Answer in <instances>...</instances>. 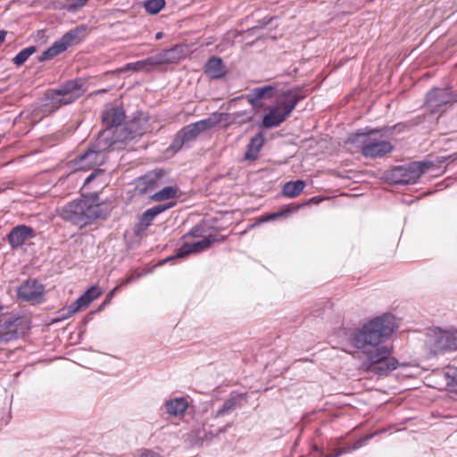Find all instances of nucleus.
<instances>
[{"label": "nucleus", "instance_id": "1", "mask_svg": "<svg viewBox=\"0 0 457 457\" xmlns=\"http://www.w3.org/2000/svg\"><path fill=\"white\" fill-rule=\"evenodd\" d=\"M395 324L391 316L375 318L360 329L342 328L337 332L339 343L365 350L384 345L394 331Z\"/></svg>", "mask_w": 457, "mask_h": 457}, {"label": "nucleus", "instance_id": "2", "mask_svg": "<svg viewBox=\"0 0 457 457\" xmlns=\"http://www.w3.org/2000/svg\"><path fill=\"white\" fill-rule=\"evenodd\" d=\"M109 212V206L92 195L68 204L60 215L63 220L83 227L96 219L105 218Z\"/></svg>", "mask_w": 457, "mask_h": 457}, {"label": "nucleus", "instance_id": "3", "mask_svg": "<svg viewBox=\"0 0 457 457\" xmlns=\"http://www.w3.org/2000/svg\"><path fill=\"white\" fill-rule=\"evenodd\" d=\"M364 354L363 367L378 375L387 374L398 368V361L392 356V347L382 345L362 352Z\"/></svg>", "mask_w": 457, "mask_h": 457}, {"label": "nucleus", "instance_id": "4", "mask_svg": "<svg viewBox=\"0 0 457 457\" xmlns=\"http://www.w3.org/2000/svg\"><path fill=\"white\" fill-rule=\"evenodd\" d=\"M297 104L296 96L290 91L279 95L275 105L266 110L262 121V126L270 129L279 126L290 115Z\"/></svg>", "mask_w": 457, "mask_h": 457}, {"label": "nucleus", "instance_id": "5", "mask_svg": "<svg viewBox=\"0 0 457 457\" xmlns=\"http://www.w3.org/2000/svg\"><path fill=\"white\" fill-rule=\"evenodd\" d=\"M425 347L434 354L457 349V333L436 328L430 329L424 341Z\"/></svg>", "mask_w": 457, "mask_h": 457}, {"label": "nucleus", "instance_id": "6", "mask_svg": "<svg viewBox=\"0 0 457 457\" xmlns=\"http://www.w3.org/2000/svg\"><path fill=\"white\" fill-rule=\"evenodd\" d=\"M223 117L222 114L213 113L207 119L186 126L176 135L174 146L177 148L181 147L184 143L195 139L201 132L220 124Z\"/></svg>", "mask_w": 457, "mask_h": 457}, {"label": "nucleus", "instance_id": "7", "mask_svg": "<svg viewBox=\"0 0 457 457\" xmlns=\"http://www.w3.org/2000/svg\"><path fill=\"white\" fill-rule=\"evenodd\" d=\"M107 132H104L98 138L96 150H89L78 161L76 170H87L100 165L105 161V151L110 147Z\"/></svg>", "mask_w": 457, "mask_h": 457}, {"label": "nucleus", "instance_id": "8", "mask_svg": "<svg viewBox=\"0 0 457 457\" xmlns=\"http://www.w3.org/2000/svg\"><path fill=\"white\" fill-rule=\"evenodd\" d=\"M84 29L77 27L65 33L59 40L55 41L49 48L43 52L40 61H46L64 52L68 47L79 44L83 38Z\"/></svg>", "mask_w": 457, "mask_h": 457}, {"label": "nucleus", "instance_id": "9", "mask_svg": "<svg viewBox=\"0 0 457 457\" xmlns=\"http://www.w3.org/2000/svg\"><path fill=\"white\" fill-rule=\"evenodd\" d=\"M427 168L428 164L425 162H411L406 166L395 168L393 170L392 177L395 183L413 184L418 181Z\"/></svg>", "mask_w": 457, "mask_h": 457}, {"label": "nucleus", "instance_id": "10", "mask_svg": "<svg viewBox=\"0 0 457 457\" xmlns=\"http://www.w3.org/2000/svg\"><path fill=\"white\" fill-rule=\"evenodd\" d=\"M82 89L77 81H69L62 88L53 92L50 96V104L55 108L68 104L79 97Z\"/></svg>", "mask_w": 457, "mask_h": 457}, {"label": "nucleus", "instance_id": "11", "mask_svg": "<svg viewBox=\"0 0 457 457\" xmlns=\"http://www.w3.org/2000/svg\"><path fill=\"white\" fill-rule=\"evenodd\" d=\"M101 294L102 291L98 287H91L74 303L60 311L62 319H67L79 312L81 309L87 307L94 300L98 298Z\"/></svg>", "mask_w": 457, "mask_h": 457}, {"label": "nucleus", "instance_id": "12", "mask_svg": "<svg viewBox=\"0 0 457 457\" xmlns=\"http://www.w3.org/2000/svg\"><path fill=\"white\" fill-rule=\"evenodd\" d=\"M44 293L45 290L43 285L36 280L26 281L18 290V295L20 298L33 303H39L43 298Z\"/></svg>", "mask_w": 457, "mask_h": 457}, {"label": "nucleus", "instance_id": "13", "mask_svg": "<svg viewBox=\"0 0 457 457\" xmlns=\"http://www.w3.org/2000/svg\"><path fill=\"white\" fill-rule=\"evenodd\" d=\"M393 149V146L389 142L386 141H375L372 135L370 137L368 145L364 146L363 155L365 157H381Z\"/></svg>", "mask_w": 457, "mask_h": 457}, {"label": "nucleus", "instance_id": "14", "mask_svg": "<svg viewBox=\"0 0 457 457\" xmlns=\"http://www.w3.org/2000/svg\"><path fill=\"white\" fill-rule=\"evenodd\" d=\"M174 205V204H159L156 206H154L148 210H146L141 216L139 222L137 226V232H143L145 231L152 223V221L154 220V218L162 213V212L171 208Z\"/></svg>", "mask_w": 457, "mask_h": 457}, {"label": "nucleus", "instance_id": "15", "mask_svg": "<svg viewBox=\"0 0 457 457\" xmlns=\"http://www.w3.org/2000/svg\"><path fill=\"white\" fill-rule=\"evenodd\" d=\"M211 244L212 241L208 237L193 242L187 241L178 250L177 257H184L191 253L203 252L209 248Z\"/></svg>", "mask_w": 457, "mask_h": 457}, {"label": "nucleus", "instance_id": "16", "mask_svg": "<svg viewBox=\"0 0 457 457\" xmlns=\"http://www.w3.org/2000/svg\"><path fill=\"white\" fill-rule=\"evenodd\" d=\"M163 183V171L154 170L142 177L138 180L137 187L140 189V191L148 192L155 187L162 186Z\"/></svg>", "mask_w": 457, "mask_h": 457}, {"label": "nucleus", "instance_id": "17", "mask_svg": "<svg viewBox=\"0 0 457 457\" xmlns=\"http://www.w3.org/2000/svg\"><path fill=\"white\" fill-rule=\"evenodd\" d=\"M34 237L31 228L21 225L15 227L8 236L9 242L12 247L22 245L28 239Z\"/></svg>", "mask_w": 457, "mask_h": 457}, {"label": "nucleus", "instance_id": "18", "mask_svg": "<svg viewBox=\"0 0 457 457\" xmlns=\"http://www.w3.org/2000/svg\"><path fill=\"white\" fill-rule=\"evenodd\" d=\"M188 406L189 403L185 397L171 398L167 400L164 403L166 413L177 418L182 417Z\"/></svg>", "mask_w": 457, "mask_h": 457}, {"label": "nucleus", "instance_id": "19", "mask_svg": "<svg viewBox=\"0 0 457 457\" xmlns=\"http://www.w3.org/2000/svg\"><path fill=\"white\" fill-rule=\"evenodd\" d=\"M451 101L450 94L445 89H433L427 97V104L429 106L431 112L436 111L442 104H447Z\"/></svg>", "mask_w": 457, "mask_h": 457}, {"label": "nucleus", "instance_id": "20", "mask_svg": "<svg viewBox=\"0 0 457 457\" xmlns=\"http://www.w3.org/2000/svg\"><path fill=\"white\" fill-rule=\"evenodd\" d=\"M181 57V50L179 47H174L165 50L154 56H151L150 62L154 64L161 65L163 63L176 62Z\"/></svg>", "mask_w": 457, "mask_h": 457}, {"label": "nucleus", "instance_id": "21", "mask_svg": "<svg viewBox=\"0 0 457 457\" xmlns=\"http://www.w3.org/2000/svg\"><path fill=\"white\" fill-rule=\"evenodd\" d=\"M264 144V135L262 133L256 134L249 142L245 157L246 160H255L258 153Z\"/></svg>", "mask_w": 457, "mask_h": 457}, {"label": "nucleus", "instance_id": "22", "mask_svg": "<svg viewBox=\"0 0 457 457\" xmlns=\"http://www.w3.org/2000/svg\"><path fill=\"white\" fill-rule=\"evenodd\" d=\"M124 119L123 111L119 107L108 108L103 114V120L107 126H118Z\"/></svg>", "mask_w": 457, "mask_h": 457}, {"label": "nucleus", "instance_id": "23", "mask_svg": "<svg viewBox=\"0 0 457 457\" xmlns=\"http://www.w3.org/2000/svg\"><path fill=\"white\" fill-rule=\"evenodd\" d=\"M205 72L213 79L224 76L225 68L220 58H212L205 65Z\"/></svg>", "mask_w": 457, "mask_h": 457}, {"label": "nucleus", "instance_id": "24", "mask_svg": "<svg viewBox=\"0 0 457 457\" xmlns=\"http://www.w3.org/2000/svg\"><path fill=\"white\" fill-rule=\"evenodd\" d=\"M273 92L274 88L270 86L254 88L252 90V93L249 96V101L253 106H257L259 104V101L262 99L270 98L273 95Z\"/></svg>", "mask_w": 457, "mask_h": 457}, {"label": "nucleus", "instance_id": "25", "mask_svg": "<svg viewBox=\"0 0 457 457\" xmlns=\"http://www.w3.org/2000/svg\"><path fill=\"white\" fill-rule=\"evenodd\" d=\"M371 134L357 133L348 139V144L352 145L349 149L353 152L361 151L363 154L364 146L368 145Z\"/></svg>", "mask_w": 457, "mask_h": 457}, {"label": "nucleus", "instance_id": "26", "mask_svg": "<svg viewBox=\"0 0 457 457\" xmlns=\"http://www.w3.org/2000/svg\"><path fill=\"white\" fill-rule=\"evenodd\" d=\"M179 196V188L175 186L165 187L151 195L154 202H162L173 199Z\"/></svg>", "mask_w": 457, "mask_h": 457}, {"label": "nucleus", "instance_id": "27", "mask_svg": "<svg viewBox=\"0 0 457 457\" xmlns=\"http://www.w3.org/2000/svg\"><path fill=\"white\" fill-rule=\"evenodd\" d=\"M305 187V182L303 180L290 181L284 185L283 194L287 197L298 195Z\"/></svg>", "mask_w": 457, "mask_h": 457}, {"label": "nucleus", "instance_id": "28", "mask_svg": "<svg viewBox=\"0 0 457 457\" xmlns=\"http://www.w3.org/2000/svg\"><path fill=\"white\" fill-rule=\"evenodd\" d=\"M224 117L220 123H223V127H228L230 124H243L249 120L251 118L247 116L245 112H234L232 114H223Z\"/></svg>", "mask_w": 457, "mask_h": 457}, {"label": "nucleus", "instance_id": "29", "mask_svg": "<svg viewBox=\"0 0 457 457\" xmlns=\"http://www.w3.org/2000/svg\"><path fill=\"white\" fill-rule=\"evenodd\" d=\"M150 60L151 57L137 62L129 63L124 68H122L121 71H149L151 68L156 66L155 64H154V62H150Z\"/></svg>", "mask_w": 457, "mask_h": 457}, {"label": "nucleus", "instance_id": "30", "mask_svg": "<svg viewBox=\"0 0 457 457\" xmlns=\"http://www.w3.org/2000/svg\"><path fill=\"white\" fill-rule=\"evenodd\" d=\"M446 384L452 390L457 392V367H448L445 371Z\"/></svg>", "mask_w": 457, "mask_h": 457}, {"label": "nucleus", "instance_id": "31", "mask_svg": "<svg viewBox=\"0 0 457 457\" xmlns=\"http://www.w3.org/2000/svg\"><path fill=\"white\" fill-rule=\"evenodd\" d=\"M37 51L35 46H29L27 48L22 49L13 59V62L16 65L20 66L23 64L30 55H32Z\"/></svg>", "mask_w": 457, "mask_h": 457}, {"label": "nucleus", "instance_id": "32", "mask_svg": "<svg viewBox=\"0 0 457 457\" xmlns=\"http://www.w3.org/2000/svg\"><path fill=\"white\" fill-rule=\"evenodd\" d=\"M164 0H148L145 3V8L151 14L158 13L163 7Z\"/></svg>", "mask_w": 457, "mask_h": 457}, {"label": "nucleus", "instance_id": "33", "mask_svg": "<svg viewBox=\"0 0 457 457\" xmlns=\"http://www.w3.org/2000/svg\"><path fill=\"white\" fill-rule=\"evenodd\" d=\"M290 212H291V209H287V210H284V211H281V212H274L272 214H269V215H267L265 217H262L261 219V221L264 222V221H269V220H276V219H278L279 217L287 216Z\"/></svg>", "mask_w": 457, "mask_h": 457}, {"label": "nucleus", "instance_id": "34", "mask_svg": "<svg viewBox=\"0 0 457 457\" xmlns=\"http://www.w3.org/2000/svg\"><path fill=\"white\" fill-rule=\"evenodd\" d=\"M87 0H67V8L71 11H76L86 4Z\"/></svg>", "mask_w": 457, "mask_h": 457}, {"label": "nucleus", "instance_id": "35", "mask_svg": "<svg viewBox=\"0 0 457 457\" xmlns=\"http://www.w3.org/2000/svg\"><path fill=\"white\" fill-rule=\"evenodd\" d=\"M102 170H96L93 173H91L85 180V186L92 181L97 175L102 174Z\"/></svg>", "mask_w": 457, "mask_h": 457}, {"label": "nucleus", "instance_id": "36", "mask_svg": "<svg viewBox=\"0 0 457 457\" xmlns=\"http://www.w3.org/2000/svg\"><path fill=\"white\" fill-rule=\"evenodd\" d=\"M137 457H162L161 455H159L158 453L153 452V451H145L143 453H141Z\"/></svg>", "mask_w": 457, "mask_h": 457}, {"label": "nucleus", "instance_id": "37", "mask_svg": "<svg viewBox=\"0 0 457 457\" xmlns=\"http://www.w3.org/2000/svg\"><path fill=\"white\" fill-rule=\"evenodd\" d=\"M117 288H118V287H116L114 289H112V290L109 293V295H107V297H106L105 301L104 302V305H106V304H108V303L111 302V300L112 299V297H113V295H114V293H115V291L117 290Z\"/></svg>", "mask_w": 457, "mask_h": 457}, {"label": "nucleus", "instance_id": "38", "mask_svg": "<svg viewBox=\"0 0 457 457\" xmlns=\"http://www.w3.org/2000/svg\"><path fill=\"white\" fill-rule=\"evenodd\" d=\"M3 310H4V307L3 305L0 303V322L3 320H4V323L7 321L6 318L4 316V313H3Z\"/></svg>", "mask_w": 457, "mask_h": 457}, {"label": "nucleus", "instance_id": "39", "mask_svg": "<svg viewBox=\"0 0 457 457\" xmlns=\"http://www.w3.org/2000/svg\"><path fill=\"white\" fill-rule=\"evenodd\" d=\"M4 38H5V32L0 31V44H2L4 42Z\"/></svg>", "mask_w": 457, "mask_h": 457}, {"label": "nucleus", "instance_id": "40", "mask_svg": "<svg viewBox=\"0 0 457 457\" xmlns=\"http://www.w3.org/2000/svg\"><path fill=\"white\" fill-rule=\"evenodd\" d=\"M161 37H162V33L159 32L156 34V38H161Z\"/></svg>", "mask_w": 457, "mask_h": 457}, {"label": "nucleus", "instance_id": "41", "mask_svg": "<svg viewBox=\"0 0 457 457\" xmlns=\"http://www.w3.org/2000/svg\"><path fill=\"white\" fill-rule=\"evenodd\" d=\"M311 201H312V202H315V203H317V201L315 200V198H312Z\"/></svg>", "mask_w": 457, "mask_h": 457}, {"label": "nucleus", "instance_id": "42", "mask_svg": "<svg viewBox=\"0 0 457 457\" xmlns=\"http://www.w3.org/2000/svg\"><path fill=\"white\" fill-rule=\"evenodd\" d=\"M2 340V336L0 337V341Z\"/></svg>", "mask_w": 457, "mask_h": 457}]
</instances>
